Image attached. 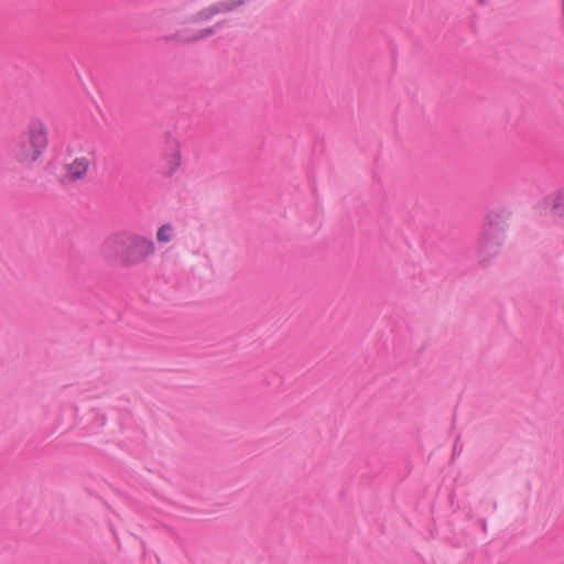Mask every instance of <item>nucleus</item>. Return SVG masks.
Returning a JSON list of instances; mask_svg holds the SVG:
<instances>
[{
    "mask_svg": "<svg viewBox=\"0 0 564 564\" xmlns=\"http://www.w3.org/2000/svg\"><path fill=\"white\" fill-rule=\"evenodd\" d=\"M50 145L48 127L41 118H32L26 126L24 138L11 149L12 160L21 165L29 166L37 163Z\"/></svg>",
    "mask_w": 564,
    "mask_h": 564,
    "instance_id": "obj_1",
    "label": "nucleus"
},
{
    "mask_svg": "<svg viewBox=\"0 0 564 564\" xmlns=\"http://www.w3.org/2000/svg\"><path fill=\"white\" fill-rule=\"evenodd\" d=\"M102 252L108 258L133 264L152 256L155 252V245L150 238L140 235H113L105 240Z\"/></svg>",
    "mask_w": 564,
    "mask_h": 564,
    "instance_id": "obj_2",
    "label": "nucleus"
},
{
    "mask_svg": "<svg viewBox=\"0 0 564 564\" xmlns=\"http://www.w3.org/2000/svg\"><path fill=\"white\" fill-rule=\"evenodd\" d=\"M91 162L87 156H76L62 164V178L67 183H75L84 180L89 172Z\"/></svg>",
    "mask_w": 564,
    "mask_h": 564,
    "instance_id": "obj_3",
    "label": "nucleus"
},
{
    "mask_svg": "<svg viewBox=\"0 0 564 564\" xmlns=\"http://www.w3.org/2000/svg\"><path fill=\"white\" fill-rule=\"evenodd\" d=\"M245 1L246 0H225V1L218 2L216 4H213L210 7H207L203 10H200L197 13L196 19L208 20V19L213 18L215 14L234 10L235 8L243 4Z\"/></svg>",
    "mask_w": 564,
    "mask_h": 564,
    "instance_id": "obj_4",
    "label": "nucleus"
},
{
    "mask_svg": "<svg viewBox=\"0 0 564 564\" xmlns=\"http://www.w3.org/2000/svg\"><path fill=\"white\" fill-rule=\"evenodd\" d=\"M181 160L180 149H175L171 153L165 154L163 158L162 173L167 176L174 174L181 165Z\"/></svg>",
    "mask_w": 564,
    "mask_h": 564,
    "instance_id": "obj_5",
    "label": "nucleus"
},
{
    "mask_svg": "<svg viewBox=\"0 0 564 564\" xmlns=\"http://www.w3.org/2000/svg\"><path fill=\"white\" fill-rule=\"evenodd\" d=\"M174 228L171 224H164L159 227L156 231V240L162 243H167L173 239Z\"/></svg>",
    "mask_w": 564,
    "mask_h": 564,
    "instance_id": "obj_6",
    "label": "nucleus"
},
{
    "mask_svg": "<svg viewBox=\"0 0 564 564\" xmlns=\"http://www.w3.org/2000/svg\"><path fill=\"white\" fill-rule=\"evenodd\" d=\"M552 207L558 215L564 216V194H555L552 197Z\"/></svg>",
    "mask_w": 564,
    "mask_h": 564,
    "instance_id": "obj_7",
    "label": "nucleus"
},
{
    "mask_svg": "<svg viewBox=\"0 0 564 564\" xmlns=\"http://www.w3.org/2000/svg\"><path fill=\"white\" fill-rule=\"evenodd\" d=\"M212 33L210 30H204L199 35L197 36H193V37H187L186 40H197V39H202V37H205L207 35H209Z\"/></svg>",
    "mask_w": 564,
    "mask_h": 564,
    "instance_id": "obj_8",
    "label": "nucleus"
},
{
    "mask_svg": "<svg viewBox=\"0 0 564 564\" xmlns=\"http://www.w3.org/2000/svg\"><path fill=\"white\" fill-rule=\"evenodd\" d=\"M66 153L70 155V147L67 145L66 149H65Z\"/></svg>",
    "mask_w": 564,
    "mask_h": 564,
    "instance_id": "obj_9",
    "label": "nucleus"
}]
</instances>
